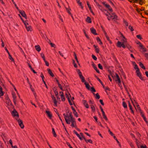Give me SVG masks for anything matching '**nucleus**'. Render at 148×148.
<instances>
[{"mask_svg": "<svg viewBox=\"0 0 148 148\" xmlns=\"http://www.w3.org/2000/svg\"><path fill=\"white\" fill-rule=\"evenodd\" d=\"M54 105L56 106H57V102L56 100L53 101Z\"/></svg>", "mask_w": 148, "mask_h": 148, "instance_id": "51", "label": "nucleus"}, {"mask_svg": "<svg viewBox=\"0 0 148 148\" xmlns=\"http://www.w3.org/2000/svg\"><path fill=\"white\" fill-rule=\"evenodd\" d=\"M6 103H8V104L10 105H11V101H10V99L9 98H8L6 100Z\"/></svg>", "mask_w": 148, "mask_h": 148, "instance_id": "35", "label": "nucleus"}, {"mask_svg": "<svg viewBox=\"0 0 148 148\" xmlns=\"http://www.w3.org/2000/svg\"><path fill=\"white\" fill-rule=\"evenodd\" d=\"M65 95L68 100L70 99V97L71 98L70 94L68 92L66 93L65 94Z\"/></svg>", "mask_w": 148, "mask_h": 148, "instance_id": "21", "label": "nucleus"}, {"mask_svg": "<svg viewBox=\"0 0 148 148\" xmlns=\"http://www.w3.org/2000/svg\"><path fill=\"white\" fill-rule=\"evenodd\" d=\"M106 15L108 16L107 18L109 20H110L111 19H116L117 18V16L114 13H112L110 17L108 16V14H106Z\"/></svg>", "mask_w": 148, "mask_h": 148, "instance_id": "3", "label": "nucleus"}, {"mask_svg": "<svg viewBox=\"0 0 148 148\" xmlns=\"http://www.w3.org/2000/svg\"><path fill=\"white\" fill-rule=\"evenodd\" d=\"M66 144L67 145L70 147V148H73L69 143H67Z\"/></svg>", "mask_w": 148, "mask_h": 148, "instance_id": "63", "label": "nucleus"}, {"mask_svg": "<svg viewBox=\"0 0 148 148\" xmlns=\"http://www.w3.org/2000/svg\"><path fill=\"white\" fill-rule=\"evenodd\" d=\"M81 79V80H82V82H85V80L84 79V77L81 78H80Z\"/></svg>", "mask_w": 148, "mask_h": 148, "instance_id": "56", "label": "nucleus"}, {"mask_svg": "<svg viewBox=\"0 0 148 148\" xmlns=\"http://www.w3.org/2000/svg\"><path fill=\"white\" fill-rule=\"evenodd\" d=\"M91 32L93 34L96 35L97 34L96 33V31L95 29L93 28H91Z\"/></svg>", "mask_w": 148, "mask_h": 148, "instance_id": "24", "label": "nucleus"}, {"mask_svg": "<svg viewBox=\"0 0 148 148\" xmlns=\"http://www.w3.org/2000/svg\"><path fill=\"white\" fill-rule=\"evenodd\" d=\"M47 70L48 71V73L49 74V75L52 77H53L54 75L53 74L51 70L49 69H48Z\"/></svg>", "mask_w": 148, "mask_h": 148, "instance_id": "26", "label": "nucleus"}, {"mask_svg": "<svg viewBox=\"0 0 148 148\" xmlns=\"http://www.w3.org/2000/svg\"><path fill=\"white\" fill-rule=\"evenodd\" d=\"M18 124L21 128H23L24 127V125L22 121L20 120H18Z\"/></svg>", "mask_w": 148, "mask_h": 148, "instance_id": "15", "label": "nucleus"}, {"mask_svg": "<svg viewBox=\"0 0 148 148\" xmlns=\"http://www.w3.org/2000/svg\"><path fill=\"white\" fill-rule=\"evenodd\" d=\"M73 112L75 116L76 117H78V115L76 111H73Z\"/></svg>", "mask_w": 148, "mask_h": 148, "instance_id": "33", "label": "nucleus"}, {"mask_svg": "<svg viewBox=\"0 0 148 148\" xmlns=\"http://www.w3.org/2000/svg\"><path fill=\"white\" fill-rule=\"evenodd\" d=\"M86 21L89 23H91L92 22L89 16H88L87 17V18L86 19Z\"/></svg>", "mask_w": 148, "mask_h": 148, "instance_id": "25", "label": "nucleus"}, {"mask_svg": "<svg viewBox=\"0 0 148 148\" xmlns=\"http://www.w3.org/2000/svg\"><path fill=\"white\" fill-rule=\"evenodd\" d=\"M44 61L46 65L47 66H49V63L47 61H46L45 60H44Z\"/></svg>", "mask_w": 148, "mask_h": 148, "instance_id": "58", "label": "nucleus"}, {"mask_svg": "<svg viewBox=\"0 0 148 148\" xmlns=\"http://www.w3.org/2000/svg\"><path fill=\"white\" fill-rule=\"evenodd\" d=\"M124 22L126 26H128V23L126 21H124Z\"/></svg>", "mask_w": 148, "mask_h": 148, "instance_id": "55", "label": "nucleus"}, {"mask_svg": "<svg viewBox=\"0 0 148 148\" xmlns=\"http://www.w3.org/2000/svg\"><path fill=\"white\" fill-rule=\"evenodd\" d=\"M18 15L20 16V18H21V20L22 21V22L24 24L26 22V21H24L23 20V18H22V17L21 16H20V15L19 14H18Z\"/></svg>", "mask_w": 148, "mask_h": 148, "instance_id": "46", "label": "nucleus"}, {"mask_svg": "<svg viewBox=\"0 0 148 148\" xmlns=\"http://www.w3.org/2000/svg\"><path fill=\"white\" fill-rule=\"evenodd\" d=\"M103 118L106 120H107V117L106 116V115H105V114H103Z\"/></svg>", "mask_w": 148, "mask_h": 148, "instance_id": "59", "label": "nucleus"}, {"mask_svg": "<svg viewBox=\"0 0 148 148\" xmlns=\"http://www.w3.org/2000/svg\"><path fill=\"white\" fill-rule=\"evenodd\" d=\"M144 3L143 0H139V3L141 5H142Z\"/></svg>", "mask_w": 148, "mask_h": 148, "instance_id": "44", "label": "nucleus"}, {"mask_svg": "<svg viewBox=\"0 0 148 148\" xmlns=\"http://www.w3.org/2000/svg\"><path fill=\"white\" fill-rule=\"evenodd\" d=\"M100 108L102 112V115L105 114V112L103 110V109L102 108V107L101 106H100Z\"/></svg>", "mask_w": 148, "mask_h": 148, "instance_id": "47", "label": "nucleus"}, {"mask_svg": "<svg viewBox=\"0 0 148 148\" xmlns=\"http://www.w3.org/2000/svg\"><path fill=\"white\" fill-rule=\"evenodd\" d=\"M12 95L13 97V102L15 105H16V94L14 92H12Z\"/></svg>", "mask_w": 148, "mask_h": 148, "instance_id": "7", "label": "nucleus"}, {"mask_svg": "<svg viewBox=\"0 0 148 148\" xmlns=\"http://www.w3.org/2000/svg\"><path fill=\"white\" fill-rule=\"evenodd\" d=\"M136 37L138 39L141 40L142 39V38L141 36L140 35H138L136 36Z\"/></svg>", "mask_w": 148, "mask_h": 148, "instance_id": "39", "label": "nucleus"}, {"mask_svg": "<svg viewBox=\"0 0 148 148\" xmlns=\"http://www.w3.org/2000/svg\"><path fill=\"white\" fill-rule=\"evenodd\" d=\"M95 77L99 81L100 83L103 86V84L100 79L96 76L95 75H94Z\"/></svg>", "mask_w": 148, "mask_h": 148, "instance_id": "31", "label": "nucleus"}, {"mask_svg": "<svg viewBox=\"0 0 148 148\" xmlns=\"http://www.w3.org/2000/svg\"><path fill=\"white\" fill-rule=\"evenodd\" d=\"M19 12L20 14L23 17L25 18L26 19H27V16L24 11L19 10Z\"/></svg>", "mask_w": 148, "mask_h": 148, "instance_id": "12", "label": "nucleus"}, {"mask_svg": "<svg viewBox=\"0 0 148 148\" xmlns=\"http://www.w3.org/2000/svg\"><path fill=\"white\" fill-rule=\"evenodd\" d=\"M129 28L130 29V30L131 31H134V29L130 25L129 27Z\"/></svg>", "mask_w": 148, "mask_h": 148, "instance_id": "52", "label": "nucleus"}, {"mask_svg": "<svg viewBox=\"0 0 148 148\" xmlns=\"http://www.w3.org/2000/svg\"><path fill=\"white\" fill-rule=\"evenodd\" d=\"M51 98L53 101L56 100L55 97L54 96H52Z\"/></svg>", "mask_w": 148, "mask_h": 148, "instance_id": "64", "label": "nucleus"}, {"mask_svg": "<svg viewBox=\"0 0 148 148\" xmlns=\"http://www.w3.org/2000/svg\"><path fill=\"white\" fill-rule=\"evenodd\" d=\"M41 56L42 57V58L43 59V60H45V59L44 54L43 53H41Z\"/></svg>", "mask_w": 148, "mask_h": 148, "instance_id": "41", "label": "nucleus"}, {"mask_svg": "<svg viewBox=\"0 0 148 148\" xmlns=\"http://www.w3.org/2000/svg\"><path fill=\"white\" fill-rule=\"evenodd\" d=\"M24 24L25 25L27 31L31 32L32 30V29L31 26L29 25L27 21H26V22Z\"/></svg>", "mask_w": 148, "mask_h": 148, "instance_id": "2", "label": "nucleus"}, {"mask_svg": "<svg viewBox=\"0 0 148 148\" xmlns=\"http://www.w3.org/2000/svg\"><path fill=\"white\" fill-rule=\"evenodd\" d=\"M74 133L76 134L77 136L81 140L82 139V138L80 136V135L75 130L73 131Z\"/></svg>", "mask_w": 148, "mask_h": 148, "instance_id": "20", "label": "nucleus"}, {"mask_svg": "<svg viewBox=\"0 0 148 148\" xmlns=\"http://www.w3.org/2000/svg\"><path fill=\"white\" fill-rule=\"evenodd\" d=\"M87 5L89 8H91L90 5L89 4V2H88V1L87 2Z\"/></svg>", "mask_w": 148, "mask_h": 148, "instance_id": "57", "label": "nucleus"}, {"mask_svg": "<svg viewBox=\"0 0 148 148\" xmlns=\"http://www.w3.org/2000/svg\"><path fill=\"white\" fill-rule=\"evenodd\" d=\"M132 103H133V104L134 106L135 107L136 109V110H138V111L140 110V108L139 106L137 103L135 102V103H134L132 101Z\"/></svg>", "mask_w": 148, "mask_h": 148, "instance_id": "6", "label": "nucleus"}, {"mask_svg": "<svg viewBox=\"0 0 148 148\" xmlns=\"http://www.w3.org/2000/svg\"><path fill=\"white\" fill-rule=\"evenodd\" d=\"M61 98L62 100L63 101H64L65 100V97L64 95L61 94L60 95Z\"/></svg>", "mask_w": 148, "mask_h": 148, "instance_id": "34", "label": "nucleus"}, {"mask_svg": "<svg viewBox=\"0 0 148 148\" xmlns=\"http://www.w3.org/2000/svg\"><path fill=\"white\" fill-rule=\"evenodd\" d=\"M99 101L100 102V103H101V104L103 106L104 105V104L103 102V100L101 99H100L99 100Z\"/></svg>", "mask_w": 148, "mask_h": 148, "instance_id": "61", "label": "nucleus"}, {"mask_svg": "<svg viewBox=\"0 0 148 148\" xmlns=\"http://www.w3.org/2000/svg\"><path fill=\"white\" fill-rule=\"evenodd\" d=\"M139 65L140 66V67L142 68V69H145V67L144 66L143 64L142 63L140 62H139Z\"/></svg>", "mask_w": 148, "mask_h": 148, "instance_id": "29", "label": "nucleus"}, {"mask_svg": "<svg viewBox=\"0 0 148 148\" xmlns=\"http://www.w3.org/2000/svg\"><path fill=\"white\" fill-rule=\"evenodd\" d=\"M139 47L141 49H142L144 52L146 51L145 48L143 47V45L140 42H138Z\"/></svg>", "mask_w": 148, "mask_h": 148, "instance_id": "9", "label": "nucleus"}, {"mask_svg": "<svg viewBox=\"0 0 148 148\" xmlns=\"http://www.w3.org/2000/svg\"><path fill=\"white\" fill-rule=\"evenodd\" d=\"M136 72L137 75L138 77L141 80H143V79L142 76L141 75L140 72L139 70L136 71Z\"/></svg>", "mask_w": 148, "mask_h": 148, "instance_id": "11", "label": "nucleus"}, {"mask_svg": "<svg viewBox=\"0 0 148 148\" xmlns=\"http://www.w3.org/2000/svg\"><path fill=\"white\" fill-rule=\"evenodd\" d=\"M82 102L84 105L85 106V107L87 108H89V106L86 101L85 100H83Z\"/></svg>", "mask_w": 148, "mask_h": 148, "instance_id": "14", "label": "nucleus"}, {"mask_svg": "<svg viewBox=\"0 0 148 148\" xmlns=\"http://www.w3.org/2000/svg\"><path fill=\"white\" fill-rule=\"evenodd\" d=\"M90 90L92 92H95L96 91V90L93 87H92L90 89Z\"/></svg>", "mask_w": 148, "mask_h": 148, "instance_id": "50", "label": "nucleus"}, {"mask_svg": "<svg viewBox=\"0 0 148 148\" xmlns=\"http://www.w3.org/2000/svg\"><path fill=\"white\" fill-rule=\"evenodd\" d=\"M116 46L117 47H122L123 48H125L126 47L125 44H121V42L119 41H118Z\"/></svg>", "mask_w": 148, "mask_h": 148, "instance_id": "4", "label": "nucleus"}, {"mask_svg": "<svg viewBox=\"0 0 148 148\" xmlns=\"http://www.w3.org/2000/svg\"><path fill=\"white\" fill-rule=\"evenodd\" d=\"M77 73H78V74H79L81 73V72L80 71V70L79 69H77Z\"/></svg>", "mask_w": 148, "mask_h": 148, "instance_id": "60", "label": "nucleus"}, {"mask_svg": "<svg viewBox=\"0 0 148 148\" xmlns=\"http://www.w3.org/2000/svg\"><path fill=\"white\" fill-rule=\"evenodd\" d=\"M12 116H14L16 117V118H17L18 116V115L17 113V112H16V111L15 110H14L13 111H12Z\"/></svg>", "mask_w": 148, "mask_h": 148, "instance_id": "8", "label": "nucleus"}, {"mask_svg": "<svg viewBox=\"0 0 148 148\" xmlns=\"http://www.w3.org/2000/svg\"><path fill=\"white\" fill-rule=\"evenodd\" d=\"M3 93L2 90V88H0V97L3 95Z\"/></svg>", "mask_w": 148, "mask_h": 148, "instance_id": "43", "label": "nucleus"}, {"mask_svg": "<svg viewBox=\"0 0 148 148\" xmlns=\"http://www.w3.org/2000/svg\"><path fill=\"white\" fill-rule=\"evenodd\" d=\"M115 76H116V78L117 79L116 80V81L118 82L119 83V85L120 86L121 85V81L120 78L119 77V76L118 74L117 73H116L115 74Z\"/></svg>", "mask_w": 148, "mask_h": 148, "instance_id": "10", "label": "nucleus"}, {"mask_svg": "<svg viewBox=\"0 0 148 148\" xmlns=\"http://www.w3.org/2000/svg\"><path fill=\"white\" fill-rule=\"evenodd\" d=\"M108 132H109L110 134H111V135L113 136H114V134L110 131V130L109 129H108Z\"/></svg>", "mask_w": 148, "mask_h": 148, "instance_id": "45", "label": "nucleus"}, {"mask_svg": "<svg viewBox=\"0 0 148 148\" xmlns=\"http://www.w3.org/2000/svg\"><path fill=\"white\" fill-rule=\"evenodd\" d=\"M50 44L51 45L52 47L56 48V45L54 44H53L51 42H50Z\"/></svg>", "mask_w": 148, "mask_h": 148, "instance_id": "49", "label": "nucleus"}, {"mask_svg": "<svg viewBox=\"0 0 148 148\" xmlns=\"http://www.w3.org/2000/svg\"><path fill=\"white\" fill-rule=\"evenodd\" d=\"M90 106L92 109V111L93 113L95 112V109L94 106L91 105H90Z\"/></svg>", "mask_w": 148, "mask_h": 148, "instance_id": "19", "label": "nucleus"}, {"mask_svg": "<svg viewBox=\"0 0 148 148\" xmlns=\"http://www.w3.org/2000/svg\"><path fill=\"white\" fill-rule=\"evenodd\" d=\"M113 137H114V139L116 141L117 143L119 144V145L120 146V144L119 143V141H118V140H117V138H116V137H115V136H113Z\"/></svg>", "mask_w": 148, "mask_h": 148, "instance_id": "53", "label": "nucleus"}, {"mask_svg": "<svg viewBox=\"0 0 148 148\" xmlns=\"http://www.w3.org/2000/svg\"><path fill=\"white\" fill-rule=\"evenodd\" d=\"M52 132L54 135V136L55 137H56L57 136V135L56 134L54 129L53 128H52Z\"/></svg>", "mask_w": 148, "mask_h": 148, "instance_id": "30", "label": "nucleus"}, {"mask_svg": "<svg viewBox=\"0 0 148 148\" xmlns=\"http://www.w3.org/2000/svg\"><path fill=\"white\" fill-rule=\"evenodd\" d=\"M95 98H97L98 99H99L100 98V96H99V94H98V93H97L96 94V95H95Z\"/></svg>", "mask_w": 148, "mask_h": 148, "instance_id": "40", "label": "nucleus"}, {"mask_svg": "<svg viewBox=\"0 0 148 148\" xmlns=\"http://www.w3.org/2000/svg\"><path fill=\"white\" fill-rule=\"evenodd\" d=\"M85 141L87 143L89 142V143H90L92 144V141L91 140H90V139L86 140V139H85Z\"/></svg>", "mask_w": 148, "mask_h": 148, "instance_id": "36", "label": "nucleus"}, {"mask_svg": "<svg viewBox=\"0 0 148 148\" xmlns=\"http://www.w3.org/2000/svg\"><path fill=\"white\" fill-rule=\"evenodd\" d=\"M92 57L93 59L95 60H97L96 57L94 55L92 54Z\"/></svg>", "mask_w": 148, "mask_h": 148, "instance_id": "54", "label": "nucleus"}, {"mask_svg": "<svg viewBox=\"0 0 148 148\" xmlns=\"http://www.w3.org/2000/svg\"><path fill=\"white\" fill-rule=\"evenodd\" d=\"M57 114H58V116L60 119V120L61 121V122H62V124L64 125V123H63V121L62 120V119L61 118L60 115H59V114L58 113H57Z\"/></svg>", "mask_w": 148, "mask_h": 148, "instance_id": "42", "label": "nucleus"}, {"mask_svg": "<svg viewBox=\"0 0 148 148\" xmlns=\"http://www.w3.org/2000/svg\"><path fill=\"white\" fill-rule=\"evenodd\" d=\"M92 66H93V67L94 68L95 70L97 71V72L98 73H99L100 72L99 70H98L95 64L93 63L92 64Z\"/></svg>", "mask_w": 148, "mask_h": 148, "instance_id": "17", "label": "nucleus"}, {"mask_svg": "<svg viewBox=\"0 0 148 148\" xmlns=\"http://www.w3.org/2000/svg\"><path fill=\"white\" fill-rule=\"evenodd\" d=\"M57 82L58 85V87L62 90H63L62 88L63 87L62 86L61 84H60L58 81H57Z\"/></svg>", "mask_w": 148, "mask_h": 148, "instance_id": "27", "label": "nucleus"}, {"mask_svg": "<svg viewBox=\"0 0 148 148\" xmlns=\"http://www.w3.org/2000/svg\"><path fill=\"white\" fill-rule=\"evenodd\" d=\"M64 117L67 124H69L71 123V126L72 127H74L76 125L75 119L73 118L72 113L71 112L69 115L68 114H63Z\"/></svg>", "mask_w": 148, "mask_h": 148, "instance_id": "1", "label": "nucleus"}, {"mask_svg": "<svg viewBox=\"0 0 148 148\" xmlns=\"http://www.w3.org/2000/svg\"><path fill=\"white\" fill-rule=\"evenodd\" d=\"M46 112L48 116L51 119L52 117V114L51 112L47 110L46 111Z\"/></svg>", "mask_w": 148, "mask_h": 148, "instance_id": "13", "label": "nucleus"}, {"mask_svg": "<svg viewBox=\"0 0 148 148\" xmlns=\"http://www.w3.org/2000/svg\"><path fill=\"white\" fill-rule=\"evenodd\" d=\"M84 84L86 85V87L88 89H90V85H89V84L88 83H87L86 82H85L84 83Z\"/></svg>", "mask_w": 148, "mask_h": 148, "instance_id": "32", "label": "nucleus"}, {"mask_svg": "<svg viewBox=\"0 0 148 148\" xmlns=\"http://www.w3.org/2000/svg\"><path fill=\"white\" fill-rule=\"evenodd\" d=\"M36 50L39 52L41 50L40 48L39 45H36L35 47Z\"/></svg>", "mask_w": 148, "mask_h": 148, "instance_id": "23", "label": "nucleus"}, {"mask_svg": "<svg viewBox=\"0 0 148 148\" xmlns=\"http://www.w3.org/2000/svg\"><path fill=\"white\" fill-rule=\"evenodd\" d=\"M98 66L99 68L100 69H103L102 66V65H101V64H98Z\"/></svg>", "mask_w": 148, "mask_h": 148, "instance_id": "48", "label": "nucleus"}, {"mask_svg": "<svg viewBox=\"0 0 148 148\" xmlns=\"http://www.w3.org/2000/svg\"><path fill=\"white\" fill-rule=\"evenodd\" d=\"M122 105L123 106L124 108H127V105L124 102H123L122 103Z\"/></svg>", "mask_w": 148, "mask_h": 148, "instance_id": "37", "label": "nucleus"}, {"mask_svg": "<svg viewBox=\"0 0 148 148\" xmlns=\"http://www.w3.org/2000/svg\"><path fill=\"white\" fill-rule=\"evenodd\" d=\"M66 9L69 14L71 16L72 18H73L72 15L70 12L71 9L70 8H66Z\"/></svg>", "mask_w": 148, "mask_h": 148, "instance_id": "28", "label": "nucleus"}, {"mask_svg": "<svg viewBox=\"0 0 148 148\" xmlns=\"http://www.w3.org/2000/svg\"><path fill=\"white\" fill-rule=\"evenodd\" d=\"M9 55V58L10 59V60H11L12 61H14V59L10 55V54L9 53L8 54Z\"/></svg>", "mask_w": 148, "mask_h": 148, "instance_id": "38", "label": "nucleus"}, {"mask_svg": "<svg viewBox=\"0 0 148 148\" xmlns=\"http://www.w3.org/2000/svg\"><path fill=\"white\" fill-rule=\"evenodd\" d=\"M94 47L95 49L96 52L97 53H99V49L98 47L96 46L95 45H94Z\"/></svg>", "mask_w": 148, "mask_h": 148, "instance_id": "16", "label": "nucleus"}, {"mask_svg": "<svg viewBox=\"0 0 148 148\" xmlns=\"http://www.w3.org/2000/svg\"><path fill=\"white\" fill-rule=\"evenodd\" d=\"M78 4L79 6L81 7L82 9H83V7L82 6V3L80 2V3H78Z\"/></svg>", "mask_w": 148, "mask_h": 148, "instance_id": "62", "label": "nucleus"}, {"mask_svg": "<svg viewBox=\"0 0 148 148\" xmlns=\"http://www.w3.org/2000/svg\"><path fill=\"white\" fill-rule=\"evenodd\" d=\"M133 64L134 66V68L136 70V71H138L139 70V68L138 67L137 65L134 62L133 63Z\"/></svg>", "mask_w": 148, "mask_h": 148, "instance_id": "22", "label": "nucleus"}, {"mask_svg": "<svg viewBox=\"0 0 148 148\" xmlns=\"http://www.w3.org/2000/svg\"><path fill=\"white\" fill-rule=\"evenodd\" d=\"M106 8H108L110 12H112L113 11L112 9L110 6L109 4L106 5V6H105Z\"/></svg>", "mask_w": 148, "mask_h": 148, "instance_id": "18", "label": "nucleus"}, {"mask_svg": "<svg viewBox=\"0 0 148 148\" xmlns=\"http://www.w3.org/2000/svg\"><path fill=\"white\" fill-rule=\"evenodd\" d=\"M121 37H122V38L121 40V44H125L126 43H127V41L126 39L125 38V37L123 36V35L122 34Z\"/></svg>", "mask_w": 148, "mask_h": 148, "instance_id": "5", "label": "nucleus"}]
</instances>
